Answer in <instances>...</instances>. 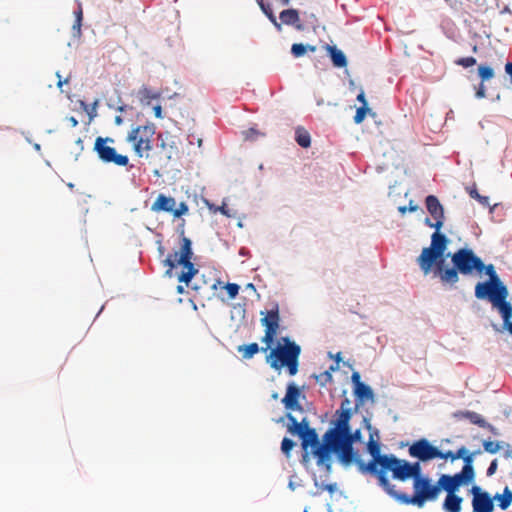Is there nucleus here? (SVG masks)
Instances as JSON below:
<instances>
[{
  "mask_svg": "<svg viewBox=\"0 0 512 512\" xmlns=\"http://www.w3.org/2000/svg\"><path fill=\"white\" fill-rule=\"evenodd\" d=\"M365 430L368 432V441L365 444L367 452L371 455V460L365 463L358 450L354 449V465H356L362 474L376 476L379 485L392 498L399 501V496L403 494L395 489L391 484L387 472L392 473V478L400 481L410 479L407 470V461L397 458L394 454H381V443L379 431L369 424V416L365 418Z\"/></svg>",
  "mask_w": 512,
  "mask_h": 512,
  "instance_id": "obj_1",
  "label": "nucleus"
},
{
  "mask_svg": "<svg viewBox=\"0 0 512 512\" xmlns=\"http://www.w3.org/2000/svg\"><path fill=\"white\" fill-rule=\"evenodd\" d=\"M345 403H348L347 399L343 401L341 408L336 410L335 419L331 422L332 427L325 432L322 442L313 448L319 465L326 464L331 453L344 464L352 462V432L349 426L351 410L343 408Z\"/></svg>",
  "mask_w": 512,
  "mask_h": 512,
  "instance_id": "obj_2",
  "label": "nucleus"
},
{
  "mask_svg": "<svg viewBox=\"0 0 512 512\" xmlns=\"http://www.w3.org/2000/svg\"><path fill=\"white\" fill-rule=\"evenodd\" d=\"M449 243L448 237L442 232H433L428 247H424L417 258V264L421 271L428 275L433 274L445 285L444 270L447 269L446 250Z\"/></svg>",
  "mask_w": 512,
  "mask_h": 512,
  "instance_id": "obj_3",
  "label": "nucleus"
},
{
  "mask_svg": "<svg viewBox=\"0 0 512 512\" xmlns=\"http://www.w3.org/2000/svg\"><path fill=\"white\" fill-rule=\"evenodd\" d=\"M481 267L477 269L478 274L484 273L488 276L485 281H480L475 285L474 295L479 300H486L496 306L507 301L509 292L506 284L497 274L493 264H484L481 259Z\"/></svg>",
  "mask_w": 512,
  "mask_h": 512,
  "instance_id": "obj_4",
  "label": "nucleus"
},
{
  "mask_svg": "<svg viewBox=\"0 0 512 512\" xmlns=\"http://www.w3.org/2000/svg\"><path fill=\"white\" fill-rule=\"evenodd\" d=\"M452 266L444 270L445 285L454 287L459 281V274L471 276L481 267V258L471 248H460L451 254Z\"/></svg>",
  "mask_w": 512,
  "mask_h": 512,
  "instance_id": "obj_5",
  "label": "nucleus"
},
{
  "mask_svg": "<svg viewBox=\"0 0 512 512\" xmlns=\"http://www.w3.org/2000/svg\"><path fill=\"white\" fill-rule=\"evenodd\" d=\"M281 341L282 344L270 349L266 361L274 370L286 367L289 375L294 376L298 372L301 348L288 337H283Z\"/></svg>",
  "mask_w": 512,
  "mask_h": 512,
  "instance_id": "obj_6",
  "label": "nucleus"
},
{
  "mask_svg": "<svg viewBox=\"0 0 512 512\" xmlns=\"http://www.w3.org/2000/svg\"><path fill=\"white\" fill-rule=\"evenodd\" d=\"M191 245V240L183 236L180 251L168 255L163 261L164 266L168 267L166 275L170 277L172 276V270L177 264L183 266V271L178 276V281L185 283L187 286H189L192 278L198 273V269L191 262L193 256Z\"/></svg>",
  "mask_w": 512,
  "mask_h": 512,
  "instance_id": "obj_7",
  "label": "nucleus"
},
{
  "mask_svg": "<svg viewBox=\"0 0 512 512\" xmlns=\"http://www.w3.org/2000/svg\"><path fill=\"white\" fill-rule=\"evenodd\" d=\"M353 393H354V415L360 413L362 415V424L365 429V418L369 416V424L371 425L372 412L370 411L376 401V395L373 388L362 381L361 375L354 370L353 373Z\"/></svg>",
  "mask_w": 512,
  "mask_h": 512,
  "instance_id": "obj_8",
  "label": "nucleus"
},
{
  "mask_svg": "<svg viewBox=\"0 0 512 512\" xmlns=\"http://www.w3.org/2000/svg\"><path fill=\"white\" fill-rule=\"evenodd\" d=\"M156 127L154 124H144L132 127L126 136V141L131 145L132 150L138 158L149 160L152 157L154 135Z\"/></svg>",
  "mask_w": 512,
  "mask_h": 512,
  "instance_id": "obj_9",
  "label": "nucleus"
},
{
  "mask_svg": "<svg viewBox=\"0 0 512 512\" xmlns=\"http://www.w3.org/2000/svg\"><path fill=\"white\" fill-rule=\"evenodd\" d=\"M414 495L401 494L399 501L402 504H413L422 507L426 501L435 500L439 493L440 487L437 484H432L431 479L428 477L416 478L413 483Z\"/></svg>",
  "mask_w": 512,
  "mask_h": 512,
  "instance_id": "obj_10",
  "label": "nucleus"
},
{
  "mask_svg": "<svg viewBox=\"0 0 512 512\" xmlns=\"http://www.w3.org/2000/svg\"><path fill=\"white\" fill-rule=\"evenodd\" d=\"M115 140L110 137H97L94 143V150L103 163H112L119 167H126L129 164L127 155L120 154L112 146Z\"/></svg>",
  "mask_w": 512,
  "mask_h": 512,
  "instance_id": "obj_11",
  "label": "nucleus"
},
{
  "mask_svg": "<svg viewBox=\"0 0 512 512\" xmlns=\"http://www.w3.org/2000/svg\"><path fill=\"white\" fill-rule=\"evenodd\" d=\"M288 420L287 430L292 435H298L302 440V446L307 449L309 446L315 448L321 442L314 428H310L309 421L304 417L300 422L291 414L286 415Z\"/></svg>",
  "mask_w": 512,
  "mask_h": 512,
  "instance_id": "obj_12",
  "label": "nucleus"
},
{
  "mask_svg": "<svg viewBox=\"0 0 512 512\" xmlns=\"http://www.w3.org/2000/svg\"><path fill=\"white\" fill-rule=\"evenodd\" d=\"M260 314L263 316L260 320L261 325L265 328L262 342L266 344V347H262L261 350L267 352L273 344L280 327L279 307L275 305L266 312L261 311Z\"/></svg>",
  "mask_w": 512,
  "mask_h": 512,
  "instance_id": "obj_13",
  "label": "nucleus"
},
{
  "mask_svg": "<svg viewBox=\"0 0 512 512\" xmlns=\"http://www.w3.org/2000/svg\"><path fill=\"white\" fill-rule=\"evenodd\" d=\"M425 205L433 220L429 217H426L424 219V224L429 228L435 229L434 232H441L440 230L443 227L445 221L443 205L435 195H428L425 198Z\"/></svg>",
  "mask_w": 512,
  "mask_h": 512,
  "instance_id": "obj_14",
  "label": "nucleus"
},
{
  "mask_svg": "<svg viewBox=\"0 0 512 512\" xmlns=\"http://www.w3.org/2000/svg\"><path fill=\"white\" fill-rule=\"evenodd\" d=\"M408 452L411 457L416 458L421 462H428L436 459V455H438L437 447L432 445L426 438L414 441L410 445Z\"/></svg>",
  "mask_w": 512,
  "mask_h": 512,
  "instance_id": "obj_15",
  "label": "nucleus"
},
{
  "mask_svg": "<svg viewBox=\"0 0 512 512\" xmlns=\"http://www.w3.org/2000/svg\"><path fill=\"white\" fill-rule=\"evenodd\" d=\"M470 491L472 493L473 512H493L494 498L487 491L482 490L477 485L472 486Z\"/></svg>",
  "mask_w": 512,
  "mask_h": 512,
  "instance_id": "obj_16",
  "label": "nucleus"
},
{
  "mask_svg": "<svg viewBox=\"0 0 512 512\" xmlns=\"http://www.w3.org/2000/svg\"><path fill=\"white\" fill-rule=\"evenodd\" d=\"M356 100L359 102V106L356 107V111L354 114V123L359 124L363 122L367 117L373 119L374 123L379 126L381 125V121L379 120V116L377 112H375L368 104V101L365 96V92L362 88H360L359 93L356 95Z\"/></svg>",
  "mask_w": 512,
  "mask_h": 512,
  "instance_id": "obj_17",
  "label": "nucleus"
},
{
  "mask_svg": "<svg viewBox=\"0 0 512 512\" xmlns=\"http://www.w3.org/2000/svg\"><path fill=\"white\" fill-rule=\"evenodd\" d=\"M158 144L157 148L160 149V152L156 155H152L153 158L149 159L150 163L158 165L163 168L168 165L170 160L172 159V154L177 150L174 143H168L166 139L163 138V135L160 133L157 136Z\"/></svg>",
  "mask_w": 512,
  "mask_h": 512,
  "instance_id": "obj_18",
  "label": "nucleus"
},
{
  "mask_svg": "<svg viewBox=\"0 0 512 512\" xmlns=\"http://www.w3.org/2000/svg\"><path fill=\"white\" fill-rule=\"evenodd\" d=\"M300 397L304 398L300 388L294 383L290 382L287 385L286 394L282 399V403L286 410L303 412V407L299 402Z\"/></svg>",
  "mask_w": 512,
  "mask_h": 512,
  "instance_id": "obj_19",
  "label": "nucleus"
},
{
  "mask_svg": "<svg viewBox=\"0 0 512 512\" xmlns=\"http://www.w3.org/2000/svg\"><path fill=\"white\" fill-rule=\"evenodd\" d=\"M320 52L322 57L329 56L335 67L342 68L347 64L346 56L335 46H330L328 44L322 45L320 47Z\"/></svg>",
  "mask_w": 512,
  "mask_h": 512,
  "instance_id": "obj_20",
  "label": "nucleus"
},
{
  "mask_svg": "<svg viewBox=\"0 0 512 512\" xmlns=\"http://www.w3.org/2000/svg\"><path fill=\"white\" fill-rule=\"evenodd\" d=\"M176 206V200L171 196L165 194H159L156 200L151 205L153 212H168L173 213V209Z\"/></svg>",
  "mask_w": 512,
  "mask_h": 512,
  "instance_id": "obj_21",
  "label": "nucleus"
},
{
  "mask_svg": "<svg viewBox=\"0 0 512 512\" xmlns=\"http://www.w3.org/2000/svg\"><path fill=\"white\" fill-rule=\"evenodd\" d=\"M440 491L444 490L447 494H455L461 487V482L456 475L442 474L438 480Z\"/></svg>",
  "mask_w": 512,
  "mask_h": 512,
  "instance_id": "obj_22",
  "label": "nucleus"
},
{
  "mask_svg": "<svg viewBox=\"0 0 512 512\" xmlns=\"http://www.w3.org/2000/svg\"><path fill=\"white\" fill-rule=\"evenodd\" d=\"M462 502L463 498L456 493L447 494L443 501L442 508L445 512H460Z\"/></svg>",
  "mask_w": 512,
  "mask_h": 512,
  "instance_id": "obj_23",
  "label": "nucleus"
},
{
  "mask_svg": "<svg viewBox=\"0 0 512 512\" xmlns=\"http://www.w3.org/2000/svg\"><path fill=\"white\" fill-rule=\"evenodd\" d=\"M454 416L458 419H467L472 424H475L479 427H483L484 424H486V420L477 412L470 411V410H464V411H457Z\"/></svg>",
  "mask_w": 512,
  "mask_h": 512,
  "instance_id": "obj_24",
  "label": "nucleus"
},
{
  "mask_svg": "<svg viewBox=\"0 0 512 512\" xmlns=\"http://www.w3.org/2000/svg\"><path fill=\"white\" fill-rule=\"evenodd\" d=\"M469 195L471 198L477 200L482 206L488 207L490 214H494L501 207V204L499 203L491 206L489 197L479 194L475 187L469 191Z\"/></svg>",
  "mask_w": 512,
  "mask_h": 512,
  "instance_id": "obj_25",
  "label": "nucleus"
},
{
  "mask_svg": "<svg viewBox=\"0 0 512 512\" xmlns=\"http://www.w3.org/2000/svg\"><path fill=\"white\" fill-rule=\"evenodd\" d=\"M281 21L286 25H295L297 28H300V17L299 13L295 9H287L283 10L280 13Z\"/></svg>",
  "mask_w": 512,
  "mask_h": 512,
  "instance_id": "obj_26",
  "label": "nucleus"
},
{
  "mask_svg": "<svg viewBox=\"0 0 512 512\" xmlns=\"http://www.w3.org/2000/svg\"><path fill=\"white\" fill-rule=\"evenodd\" d=\"M492 498L498 501V507L502 510H506L512 503V491L509 487H505L502 494H496Z\"/></svg>",
  "mask_w": 512,
  "mask_h": 512,
  "instance_id": "obj_27",
  "label": "nucleus"
},
{
  "mask_svg": "<svg viewBox=\"0 0 512 512\" xmlns=\"http://www.w3.org/2000/svg\"><path fill=\"white\" fill-rule=\"evenodd\" d=\"M295 140L297 144L303 148H308L311 145V137L309 132L302 128L298 127L295 131Z\"/></svg>",
  "mask_w": 512,
  "mask_h": 512,
  "instance_id": "obj_28",
  "label": "nucleus"
},
{
  "mask_svg": "<svg viewBox=\"0 0 512 512\" xmlns=\"http://www.w3.org/2000/svg\"><path fill=\"white\" fill-rule=\"evenodd\" d=\"M458 480L462 485L470 484L475 478L474 468H468V466H463L462 470L455 474Z\"/></svg>",
  "mask_w": 512,
  "mask_h": 512,
  "instance_id": "obj_29",
  "label": "nucleus"
},
{
  "mask_svg": "<svg viewBox=\"0 0 512 512\" xmlns=\"http://www.w3.org/2000/svg\"><path fill=\"white\" fill-rule=\"evenodd\" d=\"M440 27L448 38L455 37L457 33V27L449 17L442 18L440 22Z\"/></svg>",
  "mask_w": 512,
  "mask_h": 512,
  "instance_id": "obj_30",
  "label": "nucleus"
},
{
  "mask_svg": "<svg viewBox=\"0 0 512 512\" xmlns=\"http://www.w3.org/2000/svg\"><path fill=\"white\" fill-rule=\"evenodd\" d=\"M259 351L260 347L256 342L250 343L248 345H240L238 347V352L242 354L244 359H251Z\"/></svg>",
  "mask_w": 512,
  "mask_h": 512,
  "instance_id": "obj_31",
  "label": "nucleus"
},
{
  "mask_svg": "<svg viewBox=\"0 0 512 512\" xmlns=\"http://www.w3.org/2000/svg\"><path fill=\"white\" fill-rule=\"evenodd\" d=\"M82 20H83V12H82V9L79 8L75 12V21H74V23L72 25V36L76 40H79L81 38V35H82V32H81Z\"/></svg>",
  "mask_w": 512,
  "mask_h": 512,
  "instance_id": "obj_32",
  "label": "nucleus"
},
{
  "mask_svg": "<svg viewBox=\"0 0 512 512\" xmlns=\"http://www.w3.org/2000/svg\"><path fill=\"white\" fill-rule=\"evenodd\" d=\"M317 48L315 46L304 45L302 43H294L291 47V53L294 57H302L307 51L315 52Z\"/></svg>",
  "mask_w": 512,
  "mask_h": 512,
  "instance_id": "obj_33",
  "label": "nucleus"
},
{
  "mask_svg": "<svg viewBox=\"0 0 512 512\" xmlns=\"http://www.w3.org/2000/svg\"><path fill=\"white\" fill-rule=\"evenodd\" d=\"M260 8L263 11V13L268 17V19L273 23V25L280 31L281 23L277 21L271 6L269 4H265L263 0H260Z\"/></svg>",
  "mask_w": 512,
  "mask_h": 512,
  "instance_id": "obj_34",
  "label": "nucleus"
},
{
  "mask_svg": "<svg viewBox=\"0 0 512 512\" xmlns=\"http://www.w3.org/2000/svg\"><path fill=\"white\" fill-rule=\"evenodd\" d=\"M478 76L481 82L488 81L494 77V70L487 64H481L478 66Z\"/></svg>",
  "mask_w": 512,
  "mask_h": 512,
  "instance_id": "obj_35",
  "label": "nucleus"
},
{
  "mask_svg": "<svg viewBox=\"0 0 512 512\" xmlns=\"http://www.w3.org/2000/svg\"><path fill=\"white\" fill-rule=\"evenodd\" d=\"M482 446L485 452L495 454L502 448V442L484 440Z\"/></svg>",
  "mask_w": 512,
  "mask_h": 512,
  "instance_id": "obj_36",
  "label": "nucleus"
},
{
  "mask_svg": "<svg viewBox=\"0 0 512 512\" xmlns=\"http://www.w3.org/2000/svg\"><path fill=\"white\" fill-rule=\"evenodd\" d=\"M407 470L410 474V478H413L414 480L416 478H422L423 476H421V466H420V461L418 462H414V463H410L407 461Z\"/></svg>",
  "mask_w": 512,
  "mask_h": 512,
  "instance_id": "obj_37",
  "label": "nucleus"
},
{
  "mask_svg": "<svg viewBox=\"0 0 512 512\" xmlns=\"http://www.w3.org/2000/svg\"><path fill=\"white\" fill-rule=\"evenodd\" d=\"M138 95L140 97V99L143 101V100H150V99H154V98H157L158 95L153 93L148 87H142L139 92H138Z\"/></svg>",
  "mask_w": 512,
  "mask_h": 512,
  "instance_id": "obj_38",
  "label": "nucleus"
},
{
  "mask_svg": "<svg viewBox=\"0 0 512 512\" xmlns=\"http://www.w3.org/2000/svg\"><path fill=\"white\" fill-rule=\"evenodd\" d=\"M455 64L462 66L464 68H468L476 64V59L472 56L462 57L455 60Z\"/></svg>",
  "mask_w": 512,
  "mask_h": 512,
  "instance_id": "obj_39",
  "label": "nucleus"
},
{
  "mask_svg": "<svg viewBox=\"0 0 512 512\" xmlns=\"http://www.w3.org/2000/svg\"><path fill=\"white\" fill-rule=\"evenodd\" d=\"M294 446H295V442L293 440L285 437L281 443V450L285 455L288 456Z\"/></svg>",
  "mask_w": 512,
  "mask_h": 512,
  "instance_id": "obj_40",
  "label": "nucleus"
},
{
  "mask_svg": "<svg viewBox=\"0 0 512 512\" xmlns=\"http://www.w3.org/2000/svg\"><path fill=\"white\" fill-rule=\"evenodd\" d=\"M188 210H189L188 205L185 202H180V204L177 207L176 206L174 207L172 215L175 218H179L182 215L186 214L188 212Z\"/></svg>",
  "mask_w": 512,
  "mask_h": 512,
  "instance_id": "obj_41",
  "label": "nucleus"
},
{
  "mask_svg": "<svg viewBox=\"0 0 512 512\" xmlns=\"http://www.w3.org/2000/svg\"><path fill=\"white\" fill-rule=\"evenodd\" d=\"M239 288H240L239 285H237L235 283L226 284L225 289H226L230 299H234L238 295Z\"/></svg>",
  "mask_w": 512,
  "mask_h": 512,
  "instance_id": "obj_42",
  "label": "nucleus"
},
{
  "mask_svg": "<svg viewBox=\"0 0 512 512\" xmlns=\"http://www.w3.org/2000/svg\"><path fill=\"white\" fill-rule=\"evenodd\" d=\"M437 452H438V455H436V458H439V459H450L451 461H455L456 458L454 457L455 456V452L453 451H441L438 447H437Z\"/></svg>",
  "mask_w": 512,
  "mask_h": 512,
  "instance_id": "obj_43",
  "label": "nucleus"
},
{
  "mask_svg": "<svg viewBox=\"0 0 512 512\" xmlns=\"http://www.w3.org/2000/svg\"><path fill=\"white\" fill-rule=\"evenodd\" d=\"M417 209H418V206L416 204H414L412 200L409 202L408 206H399L398 207V211L402 215H404L407 211L415 212Z\"/></svg>",
  "mask_w": 512,
  "mask_h": 512,
  "instance_id": "obj_44",
  "label": "nucleus"
},
{
  "mask_svg": "<svg viewBox=\"0 0 512 512\" xmlns=\"http://www.w3.org/2000/svg\"><path fill=\"white\" fill-rule=\"evenodd\" d=\"M494 124H495L494 121L488 117L482 119L479 122V126L481 127V129H488V130H491L492 127L494 126Z\"/></svg>",
  "mask_w": 512,
  "mask_h": 512,
  "instance_id": "obj_45",
  "label": "nucleus"
},
{
  "mask_svg": "<svg viewBox=\"0 0 512 512\" xmlns=\"http://www.w3.org/2000/svg\"><path fill=\"white\" fill-rule=\"evenodd\" d=\"M497 467H498V462H497V459H494L490 462L487 470H486V475L488 477L492 476L495 474L496 470H497Z\"/></svg>",
  "mask_w": 512,
  "mask_h": 512,
  "instance_id": "obj_46",
  "label": "nucleus"
},
{
  "mask_svg": "<svg viewBox=\"0 0 512 512\" xmlns=\"http://www.w3.org/2000/svg\"><path fill=\"white\" fill-rule=\"evenodd\" d=\"M353 441H354V444H356V443L363 444L364 443V439H363L362 432H361L360 428L354 429Z\"/></svg>",
  "mask_w": 512,
  "mask_h": 512,
  "instance_id": "obj_47",
  "label": "nucleus"
},
{
  "mask_svg": "<svg viewBox=\"0 0 512 512\" xmlns=\"http://www.w3.org/2000/svg\"><path fill=\"white\" fill-rule=\"evenodd\" d=\"M475 96L478 99L484 98L486 96V89H485V86H484V82H481L479 84L478 88L476 89Z\"/></svg>",
  "mask_w": 512,
  "mask_h": 512,
  "instance_id": "obj_48",
  "label": "nucleus"
},
{
  "mask_svg": "<svg viewBox=\"0 0 512 512\" xmlns=\"http://www.w3.org/2000/svg\"><path fill=\"white\" fill-rule=\"evenodd\" d=\"M473 457H474V453H468L467 455H465L463 457V462H464L463 466H468V468H474L473 467Z\"/></svg>",
  "mask_w": 512,
  "mask_h": 512,
  "instance_id": "obj_49",
  "label": "nucleus"
},
{
  "mask_svg": "<svg viewBox=\"0 0 512 512\" xmlns=\"http://www.w3.org/2000/svg\"><path fill=\"white\" fill-rule=\"evenodd\" d=\"M469 453L468 449L465 446H461L456 452H455V458L457 459H463L465 455Z\"/></svg>",
  "mask_w": 512,
  "mask_h": 512,
  "instance_id": "obj_50",
  "label": "nucleus"
},
{
  "mask_svg": "<svg viewBox=\"0 0 512 512\" xmlns=\"http://www.w3.org/2000/svg\"><path fill=\"white\" fill-rule=\"evenodd\" d=\"M244 134H245V139L254 140L256 138V136L258 135V131L255 130L254 128H250L247 131H245Z\"/></svg>",
  "mask_w": 512,
  "mask_h": 512,
  "instance_id": "obj_51",
  "label": "nucleus"
},
{
  "mask_svg": "<svg viewBox=\"0 0 512 512\" xmlns=\"http://www.w3.org/2000/svg\"><path fill=\"white\" fill-rule=\"evenodd\" d=\"M502 448H505L504 456L506 458L512 457V446L509 443L502 442Z\"/></svg>",
  "mask_w": 512,
  "mask_h": 512,
  "instance_id": "obj_52",
  "label": "nucleus"
},
{
  "mask_svg": "<svg viewBox=\"0 0 512 512\" xmlns=\"http://www.w3.org/2000/svg\"><path fill=\"white\" fill-rule=\"evenodd\" d=\"M482 428L488 429L495 436L500 435L498 429L495 426H493L492 424L488 423L487 421H486V424H484V426Z\"/></svg>",
  "mask_w": 512,
  "mask_h": 512,
  "instance_id": "obj_53",
  "label": "nucleus"
},
{
  "mask_svg": "<svg viewBox=\"0 0 512 512\" xmlns=\"http://www.w3.org/2000/svg\"><path fill=\"white\" fill-rule=\"evenodd\" d=\"M505 73L509 76L510 83L512 84V61L505 64Z\"/></svg>",
  "mask_w": 512,
  "mask_h": 512,
  "instance_id": "obj_54",
  "label": "nucleus"
},
{
  "mask_svg": "<svg viewBox=\"0 0 512 512\" xmlns=\"http://www.w3.org/2000/svg\"><path fill=\"white\" fill-rule=\"evenodd\" d=\"M214 210L215 211H219L220 213H222L225 216H230V214H229V212L227 210L226 204H223L222 206L216 207Z\"/></svg>",
  "mask_w": 512,
  "mask_h": 512,
  "instance_id": "obj_55",
  "label": "nucleus"
},
{
  "mask_svg": "<svg viewBox=\"0 0 512 512\" xmlns=\"http://www.w3.org/2000/svg\"><path fill=\"white\" fill-rule=\"evenodd\" d=\"M153 111L156 118H162V107L160 105L154 106Z\"/></svg>",
  "mask_w": 512,
  "mask_h": 512,
  "instance_id": "obj_56",
  "label": "nucleus"
},
{
  "mask_svg": "<svg viewBox=\"0 0 512 512\" xmlns=\"http://www.w3.org/2000/svg\"><path fill=\"white\" fill-rule=\"evenodd\" d=\"M57 77H58V82H57V87L58 88H61L63 86V84H66V83L69 82V78H66L65 80H62L59 73H57Z\"/></svg>",
  "mask_w": 512,
  "mask_h": 512,
  "instance_id": "obj_57",
  "label": "nucleus"
},
{
  "mask_svg": "<svg viewBox=\"0 0 512 512\" xmlns=\"http://www.w3.org/2000/svg\"><path fill=\"white\" fill-rule=\"evenodd\" d=\"M320 377L325 378V381L331 380V374L329 371H325L323 374L320 375Z\"/></svg>",
  "mask_w": 512,
  "mask_h": 512,
  "instance_id": "obj_58",
  "label": "nucleus"
},
{
  "mask_svg": "<svg viewBox=\"0 0 512 512\" xmlns=\"http://www.w3.org/2000/svg\"><path fill=\"white\" fill-rule=\"evenodd\" d=\"M505 13H511V10L509 8V6H504V8L500 11V14H505Z\"/></svg>",
  "mask_w": 512,
  "mask_h": 512,
  "instance_id": "obj_59",
  "label": "nucleus"
},
{
  "mask_svg": "<svg viewBox=\"0 0 512 512\" xmlns=\"http://www.w3.org/2000/svg\"><path fill=\"white\" fill-rule=\"evenodd\" d=\"M122 122H123V119H122V117H121V116H116V117H115V124H116V125H121V124H122Z\"/></svg>",
  "mask_w": 512,
  "mask_h": 512,
  "instance_id": "obj_60",
  "label": "nucleus"
},
{
  "mask_svg": "<svg viewBox=\"0 0 512 512\" xmlns=\"http://www.w3.org/2000/svg\"><path fill=\"white\" fill-rule=\"evenodd\" d=\"M69 121L71 122L73 127L78 124V121L75 117H70Z\"/></svg>",
  "mask_w": 512,
  "mask_h": 512,
  "instance_id": "obj_61",
  "label": "nucleus"
},
{
  "mask_svg": "<svg viewBox=\"0 0 512 512\" xmlns=\"http://www.w3.org/2000/svg\"><path fill=\"white\" fill-rule=\"evenodd\" d=\"M183 291H184L183 287L179 285V286L177 287V292H178V293H183Z\"/></svg>",
  "mask_w": 512,
  "mask_h": 512,
  "instance_id": "obj_62",
  "label": "nucleus"
},
{
  "mask_svg": "<svg viewBox=\"0 0 512 512\" xmlns=\"http://www.w3.org/2000/svg\"><path fill=\"white\" fill-rule=\"evenodd\" d=\"M290 0H281L283 5H288Z\"/></svg>",
  "mask_w": 512,
  "mask_h": 512,
  "instance_id": "obj_63",
  "label": "nucleus"
},
{
  "mask_svg": "<svg viewBox=\"0 0 512 512\" xmlns=\"http://www.w3.org/2000/svg\"><path fill=\"white\" fill-rule=\"evenodd\" d=\"M473 52H477V46L474 45L473 48H472Z\"/></svg>",
  "mask_w": 512,
  "mask_h": 512,
  "instance_id": "obj_64",
  "label": "nucleus"
}]
</instances>
